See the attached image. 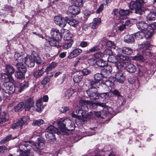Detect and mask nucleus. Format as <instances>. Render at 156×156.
<instances>
[{"label": "nucleus", "instance_id": "obj_1", "mask_svg": "<svg viewBox=\"0 0 156 156\" xmlns=\"http://www.w3.org/2000/svg\"><path fill=\"white\" fill-rule=\"evenodd\" d=\"M45 145L42 140L40 139L38 140L37 143L33 141H27L25 142V144L20 145V148H27V151L29 150L28 152H24L25 156L33 155V151L36 152L38 154H40L41 150L44 149L45 147Z\"/></svg>", "mask_w": 156, "mask_h": 156}, {"label": "nucleus", "instance_id": "obj_2", "mask_svg": "<svg viewBox=\"0 0 156 156\" xmlns=\"http://www.w3.org/2000/svg\"><path fill=\"white\" fill-rule=\"evenodd\" d=\"M80 103V104L78 109L76 111L78 116L80 117H84L85 115L86 112L88 111V105L90 107L93 109H95L96 107L94 106H100L102 107H105L106 106V104L100 103L98 102L93 103L91 101H89L84 100H81Z\"/></svg>", "mask_w": 156, "mask_h": 156}, {"label": "nucleus", "instance_id": "obj_3", "mask_svg": "<svg viewBox=\"0 0 156 156\" xmlns=\"http://www.w3.org/2000/svg\"><path fill=\"white\" fill-rule=\"evenodd\" d=\"M56 124L59 129L62 132H64L66 129L72 130L74 129V125L73 122L68 119L64 120L61 119L57 122Z\"/></svg>", "mask_w": 156, "mask_h": 156}, {"label": "nucleus", "instance_id": "obj_4", "mask_svg": "<svg viewBox=\"0 0 156 156\" xmlns=\"http://www.w3.org/2000/svg\"><path fill=\"white\" fill-rule=\"evenodd\" d=\"M96 88H90L86 91L88 95L90 97V99L92 100H95L99 99V97L102 98L106 99L108 98L109 95L108 93H102L100 94L96 93Z\"/></svg>", "mask_w": 156, "mask_h": 156}, {"label": "nucleus", "instance_id": "obj_5", "mask_svg": "<svg viewBox=\"0 0 156 156\" xmlns=\"http://www.w3.org/2000/svg\"><path fill=\"white\" fill-rule=\"evenodd\" d=\"M23 58L25 61L26 65L29 67H32L34 66V62L38 63L40 60V58L38 57V54L35 51H33L30 56L27 55V56H24Z\"/></svg>", "mask_w": 156, "mask_h": 156}, {"label": "nucleus", "instance_id": "obj_6", "mask_svg": "<svg viewBox=\"0 0 156 156\" xmlns=\"http://www.w3.org/2000/svg\"><path fill=\"white\" fill-rule=\"evenodd\" d=\"M147 0H136V1H131L130 3V8L135 9V13L140 15L143 14L144 12L141 7L143 3L146 2Z\"/></svg>", "mask_w": 156, "mask_h": 156}, {"label": "nucleus", "instance_id": "obj_7", "mask_svg": "<svg viewBox=\"0 0 156 156\" xmlns=\"http://www.w3.org/2000/svg\"><path fill=\"white\" fill-rule=\"evenodd\" d=\"M131 12V11L129 10L121 9L119 10L117 9H114L113 10L112 14L114 16L115 19L119 20V22H122V19L123 18V17L127 16Z\"/></svg>", "mask_w": 156, "mask_h": 156}, {"label": "nucleus", "instance_id": "obj_8", "mask_svg": "<svg viewBox=\"0 0 156 156\" xmlns=\"http://www.w3.org/2000/svg\"><path fill=\"white\" fill-rule=\"evenodd\" d=\"M14 80L12 79L11 81H8L3 84L2 90L5 93L10 95L13 94L15 91V88L13 84Z\"/></svg>", "mask_w": 156, "mask_h": 156}, {"label": "nucleus", "instance_id": "obj_9", "mask_svg": "<svg viewBox=\"0 0 156 156\" xmlns=\"http://www.w3.org/2000/svg\"><path fill=\"white\" fill-rule=\"evenodd\" d=\"M26 64H17L16 66L18 71L15 73V76L18 79L21 80L25 78V73L27 71Z\"/></svg>", "mask_w": 156, "mask_h": 156}, {"label": "nucleus", "instance_id": "obj_10", "mask_svg": "<svg viewBox=\"0 0 156 156\" xmlns=\"http://www.w3.org/2000/svg\"><path fill=\"white\" fill-rule=\"evenodd\" d=\"M102 76L101 74L99 73H97L95 74L94 76V80L91 81L90 82V86L92 87L90 88H96L97 87H99L98 86H100V82L102 79V81L101 83V84L102 87H105V85H104L102 83L103 80H108L106 79L105 78L102 79Z\"/></svg>", "mask_w": 156, "mask_h": 156}, {"label": "nucleus", "instance_id": "obj_11", "mask_svg": "<svg viewBox=\"0 0 156 156\" xmlns=\"http://www.w3.org/2000/svg\"><path fill=\"white\" fill-rule=\"evenodd\" d=\"M102 84L107 87L108 90L111 91L112 93L118 96H120V93L116 90H112V89L114 88V83L112 81L109 80H103L102 82Z\"/></svg>", "mask_w": 156, "mask_h": 156}, {"label": "nucleus", "instance_id": "obj_12", "mask_svg": "<svg viewBox=\"0 0 156 156\" xmlns=\"http://www.w3.org/2000/svg\"><path fill=\"white\" fill-rule=\"evenodd\" d=\"M115 78L113 76L108 80L112 81L113 83L116 80L118 82L122 83L125 80V77L121 71H117L115 72Z\"/></svg>", "mask_w": 156, "mask_h": 156}, {"label": "nucleus", "instance_id": "obj_13", "mask_svg": "<svg viewBox=\"0 0 156 156\" xmlns=\"http://www.w3.org/2000/svg\"><path fill=\"white\" fill-rule=\"evenodd\" d=\"M151 45L148 41H146L142 42L141 44H139L138 45V48L140 49H145L147 51L145 52V55L149 56L152 55V54L149 50V48L151 46Z\"/></svg>", "mask_w": 156, "mask_h": 156}, {"label": "nucleus", "instance_id": "obj_14", "mask_svg": "<svg viewBox=\"0 0 156 156\" xmlns=\"http://www.w3.org/2000/svg\"><path fill=\"white\" fill-rule=\"evenodd\" d=\"M47 130L48 132L49 133L50 135H51L53 137V139L50 138L49 140H48V141H50V142L54 141L55 140V139L54 137V135L53 134V133H56L58 135H59L60 134L61 132H62L61 130H58L57 128L55 127L52 125H50L48 126Z\"/></svg>", "mask_w": 156, "mask_h": 156}, {"label": "nucleus", "instance_id": "obj_15", "mask_svg": "<svg viewBox=\"0 0 156 156\" xmlns=\"http://www.w3.org/2000/svg\"><path fill=\"white\" fill-rule=\"evenodd\" d=\"M55 23L61 27H64L66 24V17L62 18L59 16H56L54 17Z\"/></svg>", "mask_w": 156, "mask_h": 156}, {"label": "nucleus", "instance_id": "obj_16", "mask_svg": "<svg viewBox=\"0 0 156 156\" xmlns=\"http://www.w3.org/2000/svg\"><path fill=\"white\" fill-rule=\"evenodd\" d=\"M27 56V55L25 54H23V52L20 51H16L14 55V58L16 60L18 61V63L17 64L20 63L22 64H26L25 63V61L24 58L23 57L24 56Z\"/></svg>", "mask_w": 156, "mask_h": 156}, {"label": "nucleus", "instance_id": "obj_17", "mask_svg": "<svg viewBox=\"0 0 156 156\" xmlns=\"http://www.w3.org/2000/svg\"><path fill=\"white\" fill-rule=\"evenodd\" d=\"M34 102L33 99L30 98H28L24 104V108L26 111L31 110L32 111L34 110Z\"/></svg>", "mask_w": 156, "mask_h": 156}, {"label": "nucleus", "instance_id": "obj_18", "mask_svg": "<svg viewBox=\"0 0 156 156\" xmlns=\"http://www.w3.org/2000/svg\"><path fill=\"white\" fill-rule=\"evenodd\" d=\"M51 34L52 38H55L57 40H60L62 36L61 32L60 33L59 30L54 28L51 29Z\"/></svg>", "mask_w": 156, "mask_h": 156}, {"label": "nucleus", "instance_id": "obj_19", "mask_svg": "<svg viewBox=\"0 0 156 156\" xmlns=\"http://www.w3.org/2000/svg\"><path fill=\"white\" fill-rule=\"evenodd\" d=\"M68 11L73 15H77L80 12V9L79 7L73 5L69 6Z\"/></svg>", "mask_w": 156, "mask_h": 156}, {"label": "nucleus", "instance_id": "obj_20", "mask_svg": "<svg viewBox=\"0 0 156 156\" xmlns=\"http://www.w3.org/2000/svg\"><path fill=\"white\" fill-rule=\"evenodd\" d=\"M82 51V50L80 48H75L70 53L68 58L69 59H72L76 57L81 54Z\"/></svg>", "mask_w": 156, "mask_h": 156}, {"label": "nucleus", "instance_id": "obj_21", "mask_svg": "<svg viewBox=\"0 0 156 156\" xmlns=\"http://www.w3.org/2000/svg\"><path fill=\"white\" fill-rule=\"evenodd\" d=\"M1 111L0 109V126L4 125L5 122L9 119L8 115L4 112H1Z\"/></svg>", "mask_w": 156, "mask_h": 156}, {"label": "nucleus", "instance_id": "obj_22", "mask_svg": "<svg viewBox=\"0 0 156 156\" xmlns=\"http://www.w3.org/2000/svg\"><path fill=\"white\" fill-rule=\"evenodd\" d=\"M42 98L37 100L36 102V110L38 112L41 113L45 105H43Z\"/></svg>", "mask_w": 156, "mask_h": 156}, {"label": "nucleus", "instance_id": "obj_23", "mask_svg": "<svg viewBox=\"0 0 156 156\" xmlns=\"http://www.w3.org/2000/svg\"><path fill=\"white\" fill-rule=\"evenodd\" d=\"M61 32L62 36H64V39L65 40H73L71 39L73 35L70 33L69 30L65 29H62L61 30Z\"/></svg>", "mask_w": 156, "mask_h": 156}, {"label": "nucleus", "instance_id": "obj_24", "mask_svg": "<svg viewBox=\"0 0 156 156\" xmlns=\"http://www.w3.org/2000/svg\"><path fill=\"white\" fill-rule=\"evenodd\" d=\"M118 59L119 61L115 62V65L118 70L117 71H121L125 66L126 60H121L119 59Z\"/></svg>", "mask_w": 156, "mask_h": 156}, {"label": "nucleus", "instance_id": "obj_25", "mask_svg": "<svg viewBox=\"0 0 156 156\" xmlns=\"http://www.w3.org/2000/svg\"><path fill=\"white\" fill-rule=\"evenodd\" d=\"M136 25L138 28L142 31L148 29V25L144 22H139L136 23Z\"/></svg>", "mask_w": 156, "mask_h": 156}, {"label": "nucleus", "instance_id": "obj_26", "mask_svg": "<svg viewBox=\"0 0 156 156\" xmlns=\"http://www.w3.org/2000/svg\"><path fill=\"white\" fill-rule=\"evenodd\" d=\"M66 23L74 27H77L79 24L78 21L74 19L70 20L68 17H66Z\"/></svg>", "mask_w": 156, "mask_h": 156}, {"label": "nucleus", "instance_id": "obj_27", "mask_svg": "<svg viewBox=\"0 0 156 156\" xmlns=\"http://www.w3.org/2000/svg\"><path fill=\"white\" fill-rule=\"evenodd\" d=\"M7 73H2L1 74V78H0V82H5V83L6 82L8 81H11L12 79L11 77H10V76H9Z\"/></svg>", "mask_w": 156, "mask_h": 156}, {"label": "nucleus", "instance_id": "obj_28", "mask_svg": "<svg viewBox=\"0 0 156 156\" xmlns=\"http://www.w3.org/2000/svg\"><path fill=\"white\" fill-rule=\"evenodd\" d=\"M155 12L152 11L150 12L146 16L147 20L149 21H154L156 19V9Z\"/></svg>", "mask_w": 156, "mask_h": 156}, {"label": "nucleus", "instance_id": "obj_29", "mask_svg": "<svg viewBox=\"0 0 156 156\" xmlns=\"http://www.w3.org/2000/svg\"><path fill=\"white\" fill-rule=\"evenodd\" d=\"M122 52L124 54L129 55L132 54L133 50L130 47H124L122 48Z\"/></svg>", "mask_w": 156, "mask_h": 156}, {"label": "nucleus", "instance_id": "obj_30", "mask_svg": "<svg viewBox=\"0 0 156 156\" xmlns=\"http://www.w3.org/2000/svg\"><path fill=\"white\" fill-rule=\"evenodd\" d=\"M112 67L110 65H107L104 68L102 72L104 73V76L108 75L110 74L112 71ZM105 77H107L106 76Z\"/></svg>", "mask_w": 156, "mask_h": 156}, {"label": "nucleus", "instance_id": "obj_31", "mask_svg": "<svg viewBox=\"0 0 156 156\" xmlns=\"http://www.w3.org/2000/svg\"><path fill=\"white\" fill-rule=\"evenodd\" d=\"M85 58V57L83 56H81L77 57L76 60L75 61L74 64V66L75 67L79 66L83 62V60Z\"/></svg>", "mask_w": 156, "mask_h": 156}, {"label": "nucleus", "instance_id": "obj_32", "mask_svg": "<svg viewBox=\"0 0 156 156\" xmlns=\"http://www.w3.org/2000/svg\"><path fill=\"white\" fill-rule=\"evenodd\" d=\"M5 68L6 73L9 75L10 77H11V75L14 73L15 71L13 67L11 65H8L6 66Z\"/></svg>", "mask_w": 156, "mask_h": 156}, {"label": "nucleus", "instance_id": "obj_33", "mask_svg": "<svg viewBox=\"0 0 156 156\" xmlns=\"http://www.w3.org/2000/svg\"><path fill=\"white\" fill-rule=\"evenodd\" d=\"M134 41V38L133 35H127L124 37V41L126 42L132 43Z\"/></svg>", "mask_w": 156, "mask_h": 156}, {"label": "nucleus", "instance_id": "obj_34", "mask_svg": "<svg viewBox=\"0 0 156 156\" xmlns=\"http://www.w3.org/2000/svg\"><path fill=\"white\" fill-rule=\"evenodd\" d=\"M29 85V82L28 81H25L21 83L19 88V91L21 92L22 91L27 88Z\"/></svg>", "mask_w": 156, "mask_h": 156}, {"label": "nucleus", "instance_id": "obj_35", "mask_svg": "<svg viewBox=\"0 0 156 156\" xmlns=\"http://www.w3.org/2000/svg\"><path fill=\"white\" fill-rule=\"evenodd\" d=\"M138 73L140 75L144 77L147 76L148 73L146 69L141 66L139 68Z\"/></svg>", "mask_w": 156, "mask_h": 156}, {"label": "nucleus", "instance_id": "obj_36", "mask_svg": "<svg viewBox=\"0 0 156 156\" xmlns=\"http://www.w3.org/2000/svg\"><path fill=\"white\" fill-rule=\"evenodd\" d=\"M66 41L62 46V48L64 49H66L71 47L73 43V40H65Z\"/></svg>", "mask_w": 156, "mask_h": 156}, {"label": "nucleus", "instance_id": "obj_37", "mask_svg": "<svg viewBox=\"0 0 156 156\" xmlns=\"http://www.w3.org/2000/svg\"><path fill=\"white\" fill-rule=\"evenodd\" d=\"M122 51V50L120 48H118L116 50V53L117 54V56H118V59H119L121 60H126L127 57L126 56H124L121 55V52Z\"/></svg>", "mask_w": 156, "mask_h": 156}, {"label": "nucleus", "instance_id": "obj_38", "mask_svg": "<svg viewBox=\"0 0 156 156\" xmlns=\"http://www.w3.org/2000/svg\"><path fill=\"white\" fill-rule=\"evenodd\" d=\"M101 23V19L98 18H95L94 19V22L92 26V28L95 29L98 27Z\"/></svg>", "mask_w": 156, "mask_h": 156}, {"label": "nucleus", "instance_id": "obj_39", "mask_svg": "<svg viewBox=\"0 0 156 156\" xmlns=\"http://www.w3.org/2000/svg\"><path fill=\"white\" fill-rule=\"evenodd\" d=\"M44 72V69L42 68L35 71L34 73V76L35 78H38L42 76Z\"/></svg>", "mask_w": 156, "mask_h": 156}, {"label": "nucleus", "instance_id": "obj_40", "mask_svg": "<svg viewBox=\"0 0 156 156\" xmlns=\"http://www.w3.org/2000/svg\"><path fill=\"white\" fill-rule=\"evenodd\" d=\"M22 126H23L20 123V121L18 120L16 122L13 124L11 126L10 128L13 129L19 128L21 129Z\"/></svg>", "mask_w": 156, "mask_h": 156}, {"label": "nucleus", "instance_id": "obj_41", "mask_svg": "<svg viewBox=\"0 0 156 156\" xmlns=\"http://www.w3.org/2000/svg\"><path fill=\"white\" fill-rule=\"evenodd\" d=\"M106 109V108H104L101 111H95L94 112V113L97 117H101L102 116L105 115L106 114V112H105Z\"/></svg>", "mask_w": 156, "mask_h": 156}, {"label": "nucleus", "instance_id": "obj_42", "mask_svg": "<svg viewBox=\"0 0 156 156\" xmlns=\"http://www.w3.org/2000/svg\"><path fill=\"white\" fill-rule=\"evenodd\" d=\"M126 68L127 71L130 73L135 72L136 70L135 66L132 64H128L126 66Z\"/></svg>", "mask_w": 156, "mask_h": 156}, {"label": "nucleus", "instance_id": "obj_43", "mask_svg": "<svg viewBox=\"0 0 156 156\" xmlns=\"http://www.w3.org/2000/svg\"><path fill=\"white\" fill-rule=\"evenodd\" d=\"M59 41V40L56 39L55 38H52L51 40L49 41V43L51 45L58 48L60 46Z\"/></svg>", "mask_w": 156, "mask_h": 156}, {"label": "nucleus", "instance_id": "obj_44", "mask_svg": "<svg viewBox=\"0 0 156 156\" xmlns=\"http://www.w3.org/2000/svg\"><path fill=\"white\" fill-rule=\"evenodd\" d=\"M75 90L72 88H70L67 90L65 93V96L66 98H68L76 92Z\"/></svg>", "mask_w": 156, "mask_h": 156}, {"label": "nucleus", "instance_id": "obj_45", "mask_svg": "<svg viewBox=\"0 0 156 156\" xmlns=\"http://www.w3.org/2000/svg\"><path fill=\"white\" fill-rule=\"evenodd\" d=\"M107 41V40L105 38H102L100 40L98 46H100L101 49H104L106 47Z\"/></svg>", "mask_w": 156, "mask_h": 156}, {"label": "nucleus", "instance_id": "obj_46", "mask_svg": "<svg viewBox=\"0 0 156 156\" xmlns=\"http://www.w3.org/2000/svg\"><path fill=\"white\" fill-rule=\"evenodd\" d=\"M94 58L97 59H101L103 58H104L103 54L101 51H98L95 53L94 55Z\"/></svg>", "mask_w": 156, "mask_h": 156}, {"label": "nucleus", "instance_id": "obj_47", "mask_svg": "<svg viewBox=\"0 0 156 156\" xmlns=\"http://www.w3.org/2000/svg\"><path fill=\"white\" fill-rule=\"evenodd\" d=\"M144 32L141 31L136 33L135 34L134 36L135 38L137 40H140L142 39L144 37Z\"/></svg>", "mask_w": 156, "mask_h": 156}, {"label": "nucleus", "instance_id": "obj_48", "mask_svg": "<svg viewBox=\"0 0 156 156\" xmlns=\"http://www.w3.org/2000/svg\"><path fill=\"white\" fill-rule=\"evenodd\" d=\"M83 78V76L82 75H76L74 76L73 80L76 83L80 82Z\"/></svg>", "mask_w": 156, "mask_h": 156}, {"label": "nucleus", "instance_id": "obj_49", "mask_svg": "<svg viewBox=\"0 0 156 156\" xmlns=\"http://www.w3.org/2000/svg\"><path fill=\"white\" fill-rule=\"evenodd\" d=\"M24 104L23 102H20L18 104L14 107V110L15 112H18L21 111L23 107Z\"/></svg>", "mask_w": 156, "mask_h": 156}, {"label": "nucleus", "instance_id": "obj_50", "mask_svg": "<svg viewBox=\"0 0 156 156\" xmlns=\"http://www.w3.org/2000/svg\"><path fill=\"white\" fill-rule=\"evenodd\" d=\"M44 123V121L41 119H39L37 120H34L32 123L33 126H39Z\"/></svg>", "mask_w": 156, "mask_h": 156}, {"label": "nucleus", "instance_id": "obj_51", "mask_svg": "<svg viewBox=\"0 0 156 156\" xmlns=\"http://www.w3.org/2000/svg\"><path fill=\"white\" fill-rule=\"evenodd\" d=\"M29 119V117L27 116H24L20 118L18 120L22 126L26 122L28 121Z\"/></svg>", "mask_w": 156, "mask_h": 156}, {"label": "nucleus", "instance_id": "obj_52", "mask_svg": "<svg viewBox=\"0 0 156 156\" xmlns=\"http://www.w3.org/2000/svg\"><path fill=\"white\" fill-rule=\"evenodd\" d=\"M107 58L109 62L112 63H115L116 62V57L113 55V54H112V55L108 56Z\"/></svg>", "mask_w": 156, "mask_h": 156}, {"label": "nucleus", "instance_id": "obj_53", "mask_svg": "<svg viewBox=\"0 0 156 156\" xmlns=\"http://www.w3.org/2000/svg\"><path fill=\"white\" fill-rule=\"evenodd\" d=\"M112 52L109 49H106L104 51V58H108V56H109V55H112L113 54Z\"/></svg>", "mask_w": 156, "mask_h": 156}, {"label": "nucleus", "instance_id": "obj_54", "mask_svg": "<svg viewBox=\"0 0 156 156\" xmlns=\"http://www.w3.org/2000/svg\"><path fill=\"white\" fill-rule=\"evenodd\" d=\"M73 3H74L75 5L78 7H81L83 6V3L82 0H72Z\"/></svg>", "mask_w": 156, "mask_h": 156}, {"label": "nucleus", "instance_id": "obj_55", "mask_svg": "<svg viewBox=\"0 0 156 156\" xmlns=\"http://www.w3.org/2000/svg\"><path fill=\"white\" fill-rule=\"evenodd\" d=\"M56 63L55 62H52L48 66L46 69L47 72L51 70L52 69L54 68L56 66Z\"/></svg>", "mask_w": 156, "mask_h": 156}, {"label": "nucleus", "instance_id": "obj_56", "mask_svg": "<svg viewBox=\"0 0 156 156\" xmlns=\"http://www.w3.org/2000/svg\"><path fill=\"white\" fill-rule=\"evenodd\" d=\"M133 60L143 62L144 61V57L142 55H136L132 57Z\"/></svg>", "mask_w": 156, "mask_h": 156}, {"label": "nucleus", "instance_id": "obj_57", "mask_svg": "<svg viewBox=\"0 0 156 156\" xmlns=\"http://www.w3.org/2000/svg\"><path fill=\"white\" fill-rule=\"evenodd\" d=\"M106 46L108 47H112L114 49H116L115 45L114 43L111 41H107Z\"/></svg>", "mask_w": 156, "mask_h": 156}, {"label": "nucleus", "instance_id": "obj_58", "mask_svg": "<svg viewBox=\"0 0 156 156\" xmlns=\"http://www.w3.org/2000/svg\"><path fill=\"white\" fill-rule=\"evenodd\" d=\"M143 32L144 33V37L146 38H149L151 36L152 34L151 32L147 30L143 31Z\"/></svg>", "mask_w": 156, "mask_h": 156}, {"label": "nucleus", "instance_id": "obj_59", "mask_svg": "<svg viewBox=\"0 0 156 156\" xmlns=\"http://www.w3.org/2000/svg\"><path fill=\"white\" fill-rule=\"evenodd\" d=\"M99 46L98 45H95L94 47L91 48L89 50V52H92L97 51L99 50Z\"/></svg>", "mask_w": 156, "mask_h": 156}, {"label": "nucleus", "instance_id": "obj_60", "mask_svg": "<svg viewBox=\"0 0 156 156\" xmlns=\"http://www.w3.org/2000/svg\"><path fill=\"white\" fill-rule=\"evenodd\" d=\"M97 60L94 58L89 59L88 61V63L90 65H93L96 64Z\"/></svg>", "mask_w": 156, "mask_h": 156}, {"label": "nucleus", "instance_id": "obj_61", "mask_svg": "<svg viewBox=\"0 0 156 156\" xmlns=\"http://www.w3.org/2000/svg\"><path fill=\"white\" fill-rule=\"evenodd\" d=\"M97 127H94L93 128H90L88 131L90 133V134H88V136H90L94 134L95 133V130L97 129Z\"/></svg>", "mask_w": 156, "mask_h": 156}, {"label": "nucleus", "instance_id": "obj_62", "mask_svg": "<svg viewBox=\"0 0 156 156\" xmlns=\"http://www.w3.org/2000/svg\"><path fill=\"white\" fill-rule=\"evenodd\" d=\"M136 78L135 77H130L128 79V81L129 83L133 84L136 82Z\"/></svg>", "mask_w": 156, "mask_h": 156}, {"label": "nucleus", "instance_id": "obj_63", "mask_svg": "<svg viewBox=\"0 0 156 156\" xmlns=\"http://www.w3.org/2000/svg\"><path fill=\"white\" fill-rule=\"evenodd\" d=\"M90 72V71L87 69H84L82 71V73L84 76L87 75L89 74Z\"/></svg>", "mask_w": 156, "mask_h": 156}, {"label": "nucleus", "instance_id": "obj_64", "mask_svg": "<svg viewBox=\"0 0 156 156\" xmlns=\"http://www.w3.org/2000/svg\"><path fill=\"white\" fill-rule=\"evenodd\" d=\"M89 43L86 41H82L80 44V45L81 47L83 48L87 47L89 45Z\"/></svg>", "mask_w": 156, "mask_h": 156}]
</instances>
